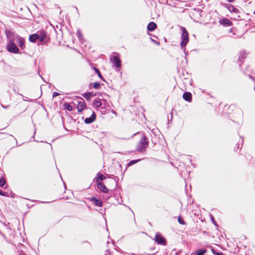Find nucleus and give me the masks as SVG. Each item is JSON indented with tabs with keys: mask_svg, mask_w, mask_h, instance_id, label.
Wrapping results in <instances>:
<instances>
[{
	"mask_svg": "<svg viewBox=\"0 0 255 255\" xmlns=\"http://www.w3.org/2000/svg\"><path fill=\"white\" fill-rule=\"evenodd\" d=\"M94 70H95V71L96 72V73L98 74L99 77L103 81H105L103 76L101 75V72L100 71H99V70L96 68V67H94Z\"/></svg>",
	"mask_w": 255,
	"mask_h": 255,
	"instance_id": "nucleus-18",
	"label": "nucleus"
},
{
	"mask_svg": "<svg viewBox=\"0 0 255 255\" xmlns=\"http://www.w3.org/2000/svg\"><path fill=\"white\" fill-rule=\"evenodd\" d=\"M182 31L181 35L182 41L181 42V46L182 47H185L189 41L188 33L184 27H181Z\"/></svg>",
	"mask_w": 255,
	"mask_h": 255,
	"instance_id": "nucleus-2",
	"label": "nucleus"
},
{
	"mask_svg": "<svg viewBox=\"0 0 255 255\" xmlns=\"http://www.w3.org/2000/svg\"><path fill=\"white\" fill-rule=\"evenodd\" d=\"M197 255H204L207 252L206 250H198L197 251Z\"/></svg>",
	"mask_w": 255,
	"mask_h": 255,
	"instance_id": "nucleus-21",
	"label": "nucleus"
},
{
	"mask_svg": "<svg viewBox=\"0 0 255 255\" xmlns=\"http://www.w3.org/2000/svg\"><path fill=\"white\" fill-rule=\"evenodd\" d=\"M113 65L116 67L117 70L119 71L121 68V60L118 56H113L110 58Z\"/></svg>",
	"mask_w": 255,
	"mask_h": 255,
	"instance_id": "nucleus-3",
	"label": "nucleus"
},
{
	"mask_svg": "<svg viewBox=\"0 0 255 255\" xmlns=\"http://www.w3.org/2000/svg\"><path fill=\"white\" fill-rule=\"evenodd\" d=\"M38 40L41 42H43L46 37V33L45 31H41L39 34H38Z\"/></svg>",
	"mask_w": 255,
	"mask_h": 255,
	"instance_id": "nucleus-13",
	"label": "nucleus"
},
{
	"mask_svg": "<svg viewBox=\"0 0 255 255\" xmlns=\"http://www.w3.org/2000/svg\"><path fill=\"white\" fill-rule=\"evenodd\" d=\"M220 24L225 26H231L232 25V22L227 18H223L219 21Z\"/></svg>",
	"mask_w": 255,
	"mask_h": 255,
	"instance_id": "nucleus-11",
	"label": "nucleus"
},
{
	"mask_svg": "<svg viewBox=\"0 0 255 255\" xmlns=\"http://www.w3.org/2000/svg\"><path fill=\"white\" fill-rule=\"evenodd\" d=\"M19 46L21 48H23V47L24 46V42L22 40L19 41Z\"/></svg>",
	"mask_w": 255,
	"mask_h": 255,
	"instance_id": "nucleus-25",
	"label": "nucleus"
},
{
	"mask_svg": "<svg viewBox=\"0 0 255 255\" xmlns=\"http://www.w3.org/2000/svg\"><path fill=\"white\" fill-rule=\"evenodd\" d=\"M249 156H250V157L251 158H252V156L251 155H249Z\"/></svg>",
	"mask_w": 255,
	"mask_h": 255,
	"instance_id": "nucleus-32",
	"label": "nucleus"
},
{
	"mask_svg": "<svg viewBox=\"0 0 255 255\" xmlns=\"http://www.w3.org/2000/svg\"><path fill=\"white\" fill-rule=\"evenodd\" d=\"M148 145V139L147 137L143 135L137 144L136 150L138 151L144 150Z\"/></svg>",
	"mask_w": 255,
	"mask_h": 255,
	"instance_id": "nucleus-1",
	"label": "nucleus"
},
{
	"mask_svg": "<svg viewBox=\"0 0 255 255\" xmlns=\"http://www.w3.org/2000/svg\"><path fill=\"white\" fill-rule=\"evenodd\" d=\"M139 160H131L128 163V166H131L132 165H133V164L136 163L137 161H138Z\"/></svg>",
	"mask_w": 255,
	"mask_h": 255,
	"instance_id": "nucleus-24",
	"label": "nucleus"
},
{
	"mask_svg": "<svg viewBox=\"0 0 255 255\" xmlns=\"http://www.w3.org/2000/svg\"><path fill=\"white\" fill-rule=\"evenodd\" d=\"M233 11L236 13L238 11V9L236 8L233 7Z\"/></svg>",
	"mask_w": 255,
	"mask_h": 255,
	"instance_id": "nucleus-27",
	"label": "nucleus"
},
{
	"mask_svg": "<svg viewBox=\"0 0 255 255\" xmlns=\"http://www.w3.org/2000/svg\"><path fill=\"white\" fill-rule=\"evenodd\" d=\"M5 183V180L3 177H1L0 178V186L3 187Z\"/></svg>",
	"mask_w": 255,
	"mask_h": 255,
	"instance_id": "nucleus-22",
	"label": "nucleus"
},
{
	"mask_svg": "<svg viewBox=\"0 0 255 255\" xmlns=\"http://www.w3.org/2000/svg\"><path fill=\"white\" fill-rule=\"evenodd\" d=\"M96 118V114L94 112H92V114L90 118H87L85 120V123L86 124H91L92 122H93L95 120Z\"/></svg>",
	"mask_w": 255,
	"mask_h": 255,
	"instance_id": "nucleus-8",
	"label": "nucleus"
},
{
	"mask_svg": "<svg viewBox=\"0 0 255 255\" xmlns=\"http://www.w3.org/2000/svg\"><path fill=\"white\" fill-rule=\"evenodd\" d=\"M106 179V177L102 173H98L95 178V180L97 183H100L101 180Z\"/></svg>",
	"mask_w": 255,
	"mask_h": 255,
	"instance_id": "nucleus-14",
	"label": "nucleus"
},
{
	"mask_svg": "<svg viewBox=\"0 0 255 255\" xmlns=\"http://www.w3.org/2000/svg\"><path fill=\"white\" fill-rule=\"evenodd\" d=\"M183 98L186 101L191 102L192 101V94L188 92H185L183 95Z\"/></svg>",
	"mask_w": 255,
	"mask_h": 255,
	"instance_id": "nucleus-9",
	"label": "nucleus"
},
{
	"mask_svg": "<svg viewBox=\"0 0 255 255\" xmlns=\"http://www.w3.org/2000/svg\"><path fill=\"white\" fill-rule=\"evenodd\" d=\"M153 41L156 43V44H157V45H159V42H157L155 40H153Z\"/></svg>",
	"mask_w": 255,
	"mask_h": 255,
	"instance_id": "nucleus-31",
	"label": "nucleus"
},
{
	"mask_svg": "<svg viewBox=\"0 0 255 255\" xmlns=\"http://www.w3.org/2000/svg\"><path fill=\"white\" fill-rule=\"evenodd\" d=\"M64 107L69 111H71L73 110L72 107L68 103H65L64 105Z\"/></svg>",
	"mask_w": 255,
	"mask_h": 255,
	"instance_id": "nucleus-19",
	"label": "nucleus"
},
{
	"mask_svg": "<svg viewBox=\"0 0 255 255\" xmlns=\"http://www.w3.org/2000/svg\"><path fill=\"white\" fill-rule=\"evenodd\" d=\"M102 102L98 99H95L93 102V106L95 108H99L102 106Z\"/></svg>",
	"mask_w": 255,
	"mask_h": 255,
	"instance_id": "nucleus-16",
	"label": "nucleus"
},
{
	"mask_svg": "<svg viewBox=\"0 0 255 255\" xmlns=\"http://www.w3.org/2000/svg\"><path fill=\"white\" fill-rule=\"evenodd\" d=\"M93 95L91 92L85 93L82 96L88 101H90L92 96Z\"/></svg>",
	"mask_w": 255,
	"mask_h": 255,
	"instance_id": "nucleus-17",
	"label": "nucleus"
},
{
	"mask_svg": "<svg viewBox=\"0 0 255 255\" xmlns=\"http://www.w3.org/2000/svg\"><path fill=\"white\" fill-rule=\"evenodd\" d=\"M0 195H1V196H6L5 195V194L2 191H1L0 190Z\"/></svg>",
	"mask_w": 255,
	"mask_h": 255,
	"instance_id": "nucleus-28",
	"label": "nucleus"
},
{
	"mask_svg": "<svg viewBox=\"0 0 255 255\" xmlns=\"http://www.w3.org/2000/svg\"><path fill=\"white\" fill-rule=\"evenodd\" d=\"M157 28V25L154 22H150L148 23L147 29L149 31H152Z\"/></svg>",
	"mask_w": 255,
	"mask_h": 255,
	"instance_id": "nucleus-10",
	"label": "nucleus"
},
{
	"mask_svg": "<svg viewBox=\"0 0 255 255\" xmlns=\"http://www.w3.org/2000/svg\"><path fill=\"white\" fill-rule=\"evenodd\" d=\"M100 84L99 82H95L93 84V88L95 89H98L100 88Z\"/></svg>",
	"mask_w": 255,
	"mask_h": 255,
	"instance_id": "nucleus-23",
	"label": "nucleus"
},
{
	"mask_svg": "<svg viewBox=\"0 0 255 255\" xmlns=\"http://www.w3.org/2000/svg\"><path fill=\"white\" fill-rule=\"evenodd\" d=\"M86 104L84 101V100L81 99L80 101H79L77 105V110L78 112H82L84 109L86 108Z\"/></svg>",
	"mask_w": 255,
	"mask_h": 255,
	"instance_id": "nucleus-6",
	"label": "nucleus"
},
{
	"mask_svg": "<svg viewBox=\"0 0 255 255\" xmlns=\"http://www.w3.org/2000/svg\"><path fill=\"white\" fill-rule=\"evenodd\" d=\"M7 49L9 52L14 53H17L19 51V49L16 45L11 40L7 45Z\"/></svg>",
	"mask_w": 255,
	"mask_h": 255,
	"instance_id": "nucleus-5",
	"label": "nucleus"
},
{
	"mask_svg": "<svg viewBox=\"0 0 255 255\" xmlns=\"http://www.w3.org/2000/svg\"><path fill=\"white\" fill-rule=\"evenodd\" d=\"M97 186L98 189L103 193H107L109 191V189L102 182L98 183Z\"/></svg>",
	"mask_w": 255,
	"mask_h": 255,
	"instance_id": "nucleus-7",
	"label": "nucleus"
},
{
	"mask_svg": "<svg viewBox=\"0 0 255 255\" xmlns=\"http://www.w3.org/2000/svg\"><path fill=\"white\" fill-rule=\"evenodd\" d=\"M228 2H233L235 0H227Z\"/></svg>",
	"mask_w": 255,
	"mask_h": 255,
	"instance_id": "nucleus-30",
	"label": "nucleus"
},
{
	"mask_svg": "<svg viewBox=\"0 0 255 255\" xmlns=\"http://www.w3.org/2000/svg\"><path fill=\"white\" fill-rule=\"evenodd\" d=\"M154 240L158 245L166 246L167 244V241L165 238L159 233L155 235Z\"/></svg>",
	"mask_w": 255,
	"mask_h": 255,
	"instance_id": "nucleus-4",
	"label": "nucleus"
},
{
	"mask_svg": "<svg viewBox=\"0 0 255 255\" xmlns=\"http://www.w3.org/2000/svg\"><path fill=\"white\" fill-rule=\"evenodd\" d=\"M216 255H223V254L222 253H215Z\"/></svg>",
	"mask_w": 255,
	"mask_h": 255,
	"instance_id": "nucleus-29",
	"label": "nucleus"
},
{
	"mask_svg": "<svg viewBox=\"0 0 255 255\" xmlns=\"http://www.w3.org/2000/svg\"><path fill=\"white\" fill-rule=\"evenodd\" d=\"M59 95V94L58 93H57V92H54L53 93L52 97H55L58 96Z\"/></svg>",
	"mask_w": 255,
	"mask_h": 255,
	"instance_id": "nucleus-26",
	"label": "nucleus"
},
{
	"mask_svg": "<svg viewBox=\"0 0 255 255\" xmlns=\"http://www.w3.org/2000/svg\"><path fill=\"white\" fill-rule=\"evenodd\" d=\"M178 221L179 223V224H180L181 225H185L186 224V222L184 221V220H183V219L182 218V217L181 216H179L178 217Z\"/></svg>",
	"mask_w": 255,
	"mask_h": 255,
	"instance_id": "nucleus-20",
	"label": "nucleus"
},
{
	"mask_svg": "<svg viewBox=\"0 0 255 255\" xmlns=\"http://www.w3.org/2000/svg\"><path fill=\"white\" fill-rule=\"evenodd\" d=\"M91 201H92L95 204V205H96L98 207H101L103 206L102 202L100 200H99L96 198H95V197L92 198L91 199Z\"/></svg>",
	"mask_w": 255,
	"mask_h": 255,
	"instance_id": "nucleus-12",
	"label": "nucleus"
},
{
	"mask_svg": "<svg viewBox=\"0 0 255 255\" xmlns=\"http://www.w3.org/2000/svg\"><path fill=\"white\" fill-rule=\"evenodd\" d=\"M38 34H33L29 36V40L31 42H35L38 40Z\"/></svg>",
	"mask_w": 255,
	"mask_h": 255,
	"instance_id": "nucleus-15",
	"label": "nucleus"
}]
</instances>
